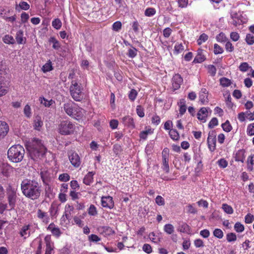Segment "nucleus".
Here are the masks:
<instances>
[{"label":"nucleus","mask_w":254,"mask_h":254,"mask_svg":"<svg viewBox=\"0 0 254 254\" xmlns=\"http://www.w3.org/2000/svg\"><path fill=\"white\" fill-rule=\"evenodd\" d=\"M21 189L23 195L32 200L38 199L42 191L39 183L33 180L23 181L21 184Z\"/></svg>","instance_id":"nucleus-1"},{"label":"nucleus","mask_w":254,"mask_h":254,"mask_svg":"<svg viewBox=\"0 0 254 254\" xmlns=\"http://www.w3.org/2000/svg\"><path fill=\"white\" fill-rule=\"evenodd\" d=\"M25 146L31 159L35 161L42 159L47 152V148L43 145L41 140L36 138L27 142Z\"/></svg>","instance_id":"nucleus-2"},{"label":"nucleus","mask_w":254,"mask_h":254,"mask_svg":"<svg viewBox=\"0 0 254 254\" xmlns=\"http://www.w3.org/2000/svg\"><path fill=\"white\" fill-rule=\"evenodd\" d=\"M63 108L67 115L76 120L81 119L85 113L83 109L71 101L64 103Z\"/></svg>","instance_id":"nucleus-3"},{"label":"nucleus","mask_w":254,"mask_h":254,"mask_svg":"<svg viewBox=\"0 0 254 254\" xmlns=\"http://www.w3.org/2000/svg\"><path fill=\"white\" fill-rule=\"evenodd\" d=\"M83 88L76 80H72L69 86V92L71 97L75 101H81L83 98Z\"/></svg>","instance_id":"nucleus-4"},{"label":"nucleus","mask_w":254,"mask_h":254,"mask_svg":"<svg viewBox=\"0 0 254 254\" xmlns=\"http://www.w3.org/2000/svg\"><path fill=\"white\" fill-rule=\"evenodd\" d=\"M75 129V125L68 120L62 121L58 125L59 132L64 135L72 134Z\"/></svg>","instance_id":"nucleus-5"},{"label":"nucleus","mask_w":254,"mask_h":254,"mask_svg":"<svg viewBox=\"0 0 254 254\" xmlns=\"http://www.w3.org/2000/svg\"><path fill=\"white\" fill-rule=\"evenodd\" d=\"M169 149L167 147L164 148L162 151V169L166 173H168L170 172V168L169 165V155H170Z\"/></svg>","instance_id":"nucleus-6"},{"label":"nucleus","mask_w":254,"mask_h":254,"mask_svg":"<svg viewBox=\"0 0 254 254\" xmlns=\"http://www.w3.org/2000/svg\"><path fill=\"white\" fill-rule=\"evenodd\" d=\"M68 159L71 165L74 168H78L81 164V161L78 154L73 150L68 152Z\"/></svg>","instance_id":"nucleus-7"},{"label":"nucleus","mask_w":254,"mask_h":254,"mask_svg":"<svg viewBox=\"0 0 254 254\" xmlns=\"http://www.w3.org/2000/svg\"><path fill=\"white\" fill-rule=\"evenodd\" d=\"M216 133L215 130H212L208 133L207 139L208 147L211 152H213L216 149Z\"/></svg>","instance_id":"nucleus-8"},{"label":"nucleus","mask_w":254,"mask_h":254,"mask_svg":"<svg viewBox=\"0 0 254 254\" xmlns=\"http://www.w3.org/2000/svg\"><path fill=\"white\" fill-rule=\"evenodd\" d=\"M101 205L102 207L112 209L114 208V201L111 196H102L101 199Z\"/></svg>","instance_id":"nucleus-9"},{"label":"nucleus","mask_w":254,"mask_h":254,"mask_svg":"<svg viewBox=\"0 0 254 254\" xmlns=\"http://www.w3.org/2000/svg\"><path fill=\"white\" fill-rule=\"evenodd\" d=\"M7 193L9 204L11 207V209H13L15 207L16 202V195L14 191V189L12 188L11 186H9L7 188Z\"/></svg>","instance_id":"nucleus-10"},{"label":"nucleus","mask_w":254,"mask_h":254,"mask_svg":"<svg viewBox=\"0 0 254 254\" xmlns=\"http://www.w3.org/2000/svg\"><path fill=\"white\" fill-rule=\"evenodd\" d=\"M208 91L204 88L201 89L199 94V101L201 105H205L208 103Z\"/></svg>","instance_id":"nucleus-11"},{"label":"nucleus","mask_w":254,"mask_h":254,"mask_svg":"<svg viewBox=\"0 0 254 254\" xmlns=\"http://www.w3.org/2000/svg\"><path fill=\"white\" fill-rule=\"evenodd\" d=\"M183 79L179 74H175L172 78V86L174 90H177L180 88L183 83Z\"/></svg>","instance_id":"nucleus-12"},{"label":"nucleus","mask_w":254,"mask_h":254,"mask_svg":"<svg viewBox=\"0 0 254 254\" xmlns=\"http://www.w3.org/2000/svg\"><path fill=\"white\" fill-rule=\"evenodd\" d=\"M122 121L124 125L127 127L132 129L135 127V123L133 119L130 116H126L122 119Z\"/></svg>","instance_id":"nucleus-13"},{"label":"nucleus","mask_w":254,"mask_h":254,"mask_svg":"<svg viewBox=\"0 0 254 254\" xmlns=\"http://www.w3.org/2000/svg\"><path fill=\"white\" fill-rule=\"evenodd\" d=\"M37 216L45 224H48L50 221V217L47 212L43 211L41 209H38Z\"/></svg>","instance_id":"nucleus-14"},{"label":"nucleus","mask_w":254,"mask_h":254,"mask_svg":"<svg viewBox=\"0 0 254 254\" xmlns=\"http://www.w3.org/2000/svg\"><path fill=\"white\" fill-rule=\"evenodd\" d=\"M9 130L8 124L3 121H0V139L3 138Z\"/></svg>","instance_id":"nucleus-15"},{"label":"nucleus","mask_w":254,"mask_h":254,"mask_svg":"<svg viewBox=\"0 0 254 254\" xmlns=\"http://www.w3.org/2000/svg\"><path fill=\"white\" fill-rule=\"evenodd\" d=\"M197 119L199 121L205 123L206 121V118L208 116V111L206 108L202 107L200 108L197 114Z\"/></svg>","instance_id":"nucleus-16"},{"label":"nucleus","mask_w":254,"mask_h":254,"mask_svg":"<svg viewBox=\"0 0 254 254\" xmlns=\"http://www.w3.org/2000/svg\"><path fill=\"white\" fill-rule=\"evenodd\" d=\"M204 52V50L201 49H199L197 50V54L193 61L194 63H201L206 60Z\"/></svg>","instance_id":"nucleus-17"},{"label":"nucleus","mask_w":254,"mask_h":254,"mask_svg":"<svg viewBox=\"0 0 254 254\" xmlns=\"http://www.w3.org/2000/svg\"><path fill=\"white\" fill-rule=\"evenodd\" d=\"M245 153L246 151L245 149H242L238 150L235 154V160L237 162L243 163L246 157Z\"/></svg>","instance_id":"nucleus-18"},{"label":"nucleus","mask_w":254,"mask_h":254,"mask_svg":"<svg viewBox=\"0 0 254 254\" xmlns=\"http://www.w3.org/2000/svg\"><path fill=\"white\" fill-rule=\"evenodd\" d=\"M7 157L9 160L13 162H16V145H12L7 151Z\"/></svg>","instance_id":"nucleus-19"},{"label":"nucleus","mask_w":254,"mask_h":254,"mask_svg":"<svg viewBox=\"0 0 254 254\" xmlns=\"http://www.w3.org/2000/svg\"><path fill=\"white\" fill-rule=\"evenodd\" d=\"M44 240L46 243L45 252L52 253V252L54 250V243L51 241V236L49 235L46 236L44 238Z\"/></svg>","instance_id":"nucleus-20"},{"label":"nucleus","mask_w":254,"mask_h":254,"mask_svg":"<svg viewBox=\"0 0 254 254\" xmlns=\"http://www.w3.org/2000/svg\"><path fill=\"white\" fill-rule=\"evenodd\" d=\"M19 234L24 239L29 237L30 235V225H26L23 226L20 230Z\"/></svg>","instance_id":"nucleus-21"},{"label":"nucleus","mask_w":254,"mask_h":254,"mask_svg":"<svg viewBox=\"0 0 254 254\" xmlns=\"http://www.w3.org/2000/svg\"><path fill=\"white\" fill-rule=\"evenodd\" d=\"M12 169V168L7 164L3 163L0 165V173L4 176H8Z\"/></svg>","instance_id":"nucleus-22"},{"label":"nucleus","mask_w":254,"mask_h":254,"mask_svg":"<svg viewBox=\"0 0 254 254\" xmlns=\"http://www.w3.org/2000/svg\"><path fill=\"white\" fill-rule=\"evenodd\" d=\"M95 173L93 172H89L84 177L83 182L87 186H90L93 182V176Z\"/></svg>","instance_id":"nucleus-23"},{"label":"nucleus","mask_w":254,"mask_h":254,"mask_svg":"<svg viewBox=\"0 0 254 254\" xmlns=\"http://www.w3.org/2000/svg\"><path fill=\"white\" fill-rule=\"evenodd\" d=\"M43 125V122L41 119V117L37 116L34 120L33 127L35 130L40 131Z\"/></svg>","instance_id":"nucleus-24"},{"label":"nucleus","mask_w":254,"mask_h":254,"mask_svg":"<svg viewBox=\"0 0 254 254\" xmlns=\"http://www.w3.org/2000/svg\"><path fill=\"white\" fill-rule=\"evenodd\" d=\"M147 128V127H145ZM153 130L150 127H147L145 130L141 131L139 135L140 139L146 140L149 134L153 133Z\"/></svg>","instance_id":"nucleus-25"},{"label":"nucleus","mask_w":254,"mask_h":254,"mask_svg":"<svg viewBox=\"0 0 254 254\" xmlns=\"http://www.w3.org/2000/svg\"><path fill=\"white\" fill-rule=\"evenodd\" d=\"M40 176L44 184L49 185L50 181L49 173L47 171H42L40 172Z\"/></svg>","instance_id":"nucleus-26"},{"label":"nucleus","mask_w":254,"mask_h":254,"mask_svg":"<svg viewBox=\"0 0 254 254\" xmlns=\"http://www.w3.org/2000/svg\"><path fill=\"white\" fill-rule=\"evenodd\" d=\"M185 50V47L182 43L177 42L174 46L173 53L175 55H178L182 53Z\"/></svg>","instance_id":"nucleus-27"},{"label":"nucleus","mask_w":254,"mask_h":254,"mask_svg":"<svg viewBox=\"0 0 254 254\" xmlns=\"http://www.w3.org/2000/svg\"><path fill=\"white\" fill-rule=\"evenodd\" d=\"M74 207L70 204H66L65 207V210L63 215L65 216L66 219L71 218V212L73 211Z\"/></svg>","instance_id":"nucleus-28"},{"label":"nucleus","mask_w":254,"mask_h":254,"mask_svg":"<svg viewBox=\"0 0 254 254\" xmlns=\"http://www.w3.org/2000/svg\"><path fill=\"white\" fill-rule=\"evenodd\" d=\"M18 152H17V162L21 161L23 158L24 154V150L23 147L18 144H17V150H18Z\"/></svg>","instance_id":"nucleus-29"},{"label":"nucleus","mask_w":254,"mask_h":254,"mask_svg":"<svg viewBox=\"0 0 254 254\" xmlns=\"http://www.w3.org/2000/svg\"><path fill=\"white\" fill-rule=\"evenodd\" d=\"M87 212L90 216H96L98 215V210L97 207L94 204H90L87 209Z\"/></svg>","instance_id":"nucleus-30"},{"label":"nucleus","mask_w":254,"mask_h":254,"mask_svg":"<svg viewBox=\"0 0 254 254\" xmlns=\"http://www.w3.org/2000/svg\"><path fill=\"white\" fill-rule=\"evenodd\" d=\"M131 48H130L128 50L127 53V55L130 58H134L137 55V50L133 47L132 45L129 44Z\"/></svg>","instance_id":"nucleus-31"},{"label":"nucleus","mask_w":254,"mask_h":254,"mask_svg":"<svg viewBox=\"0 0 254 254\" xmlns=\"http://www.w3.org/2000/svg\"><path fill=\"white\" fill-rule=\"evenodd\" d=\"M26 38L23 36V32L20 30L17 34V43L23 44L25 43Z\"/></svg>","instance_id":"nucleus-32"},{"label":"nucleus","mask_w":254,"mask_h":254,"mask_svg":"<svg viewBox=\"0 0 254 254\" xmlns=\"http://www.w3.org/2000/svg\"><path fill=\"white\" fill-rule=\"evenodd\" d=\"M170 137L173 140H178L180 138V134L178 131L175 129H171L169 131Z\"/></svg>","instance_id":"nucleus-33"},{"label":"nucleus","mask_w":254,"mask_h":254,"mask_svg":"<svg viewBox=\"0 0 254 254\" xmlns=\"http://www.w3.org/2000/svg\"><path fill=\"white\" fill-rule=\"evenodd\" d=\"M222 209L228 214H232L234 212V210L232 207L227 203L222 204Z\"/></svg>","instance_id":"nucleus-34"},{"label":"nucleus","mask_w":254,"mask_h":254,"mask_svg":"<svg viewBox=\"0 0 254 254\" xmlns=\"http://www.w3.org/2000/svg\"><path fill=\"white\" fill-rule=\"evenodd\" d=\"M50 43H52L53 48L55 50H59L61 47V44L54 37H51L49 40Z\"/></svg>","instance_id":"nucleus-35"},{"label":"nucleus","mask_w":254,"mask_h":254,"mask_svg":"<svg viewBox=\"0 0 254 254\" xmlns=\"http://www.w3.org/2000/svg\"><path fill=\"white\" fill-rule=\"evenodd\" d=\"M213 234L215 237H216L219 239H221L224 237L223 232L222 231V230L221 229H219V228L215 229L213 232Z\"/></svg>","instance_id":"nucleus-36"},{"label":"nucleus","mask_w":254,"mask_h":254,"mask_svg":"<svg viewBox=\"0 0 254 254\" xmlns=\"http://www.w3.org/2000/svg\"><path fill=\"white\" fill-rule=\"evenodd\" d=\"M208 39V36L205 33L201 34L198 39L197 40V43L198 45H201L203 43L205 42Z\"/></svg>","instance_id":"nucleus-37"},{"label":"nucleus","mask_w":254,"mask_h":254,"mask_svg":"<svg viewBox=\"0 0 254 254\" xmlns=\"http://www.w3.org/2000/svg\"><path fill=\"white\" fill-rule=\"evenodd\" d=\"M231 83V81L226 77H222L220 79V84L224 87L229 86Z\"/></svg>","instance_id":"nucleus-38"},{"label":"nucleus","mask_w":254,"mask_h":254,"mask_svg":"<svg viewBox=\"0 0 254 254\" xmlns=\"http://www.w3.org/2000/svg\"><path fill=\"white\" fill-rule=\"evenodd\" d=\"M156 11L154 8L148 7L144 11V15L147 17L153 16L156 14Z\"/></svg>","instance_id":"nucleus-39"},{"label":"nucleus","mask_w":254,"mask_h":254,"mask_svg":"<svg viewBox=\"0 0 254 254\" xmlns=\"http://www.w3.org/2000/svg\"><path fill=\"white\" fill-rule=\"evenodd\" d=\"M164 231L168 234H172L174 232V226L170 224H167L164 226Z\"/></svg>","instance_id":"nucleus-40"},{"label":"nucleus","mask_w":254,"mask_h":254,"mask_svg":"<svg viewBox=\"0 0 254 254\" xmlns=\"http://www.w3.org/2000/svg\"><path fill=\"white\" fill-rule=\"evenodd\" d=\"M226 240L229 243L235 242L237 240V236L234 233H228L226 235Z\"/></svg>","instance_id":"nucleus-41"},{"label":"nucleus","mask_w":254,"mask_h":254,"mask_svg":"<svg viewBox=\"0 0 254 254\" xmlns=\"http://www.w3.org/2000/svg\"><path fill=\"white\" fill-rule=\"evenodd\" d=\"M216 39L218 42L220 43L226 42L228 41V39L226 36L223 32H221L218 35H217L216 36Z\"/></svg>","instance_id":"nucleus-42"},{"label":"nucleus","mask_w":254,"mask_h":254,"mask_svg":"<svg viewBox=\"0 0 254 254\" xmlns=\"http://www.w3.org/2000/svg\"><path fill=\"white\" fill-rule=\"evenodd\" d=\"M221 127L223 129L227 132H230L232 129V127L228 120L222 124Z\"/></svg>","instance_id":"nucleus-43"},{"label":"nucleus","mask_w":254,"mask_h":254,"mask_svg":"<svg viewBox=\"0 0 254 254\" xmlns=\"http://www.w3.org/2000/svg\"><path fill=\"white\" fill-rule=\"evenodd\" d=\"M58 211V207L56 204H52L49 209V212L51 217H54L57 215Z\"/></svg>","instance_id":"nucleus-44"},{"label":"nucleus","mask_w":254,"mask_h":254,"mask_svg":"<svg viewBox=\"0 0 254 254\" xmlns=\"http://www.w3.org/2000/svg\"><path fill=\"white\" fill-rule=\"evenodd\" d=\"M52 26L57 30L60 29L62 25V23L59 18H56L53 20Z\"/></svg>","instance_id":"nucleus-45"},{"label":"nucleus","mask_w":254,"mask_h":254,"mask_svg":"<svg viewBox=\"0 0 254 254\" xmlns=\"http://www.w3.org/2000/svg\"><path fill=\"white\" fill-rule=\"evenodd\" d=\"M3 41L4 43L7 44H13L15 42L13 37L9 35H6L3 38Z\"/></svg>","instance_id":"nucleus-46"},{"label":"nucleus","mask_w":254,"mask_h":254,"mask_svg":"<svg viewBox=\"0 0 254 254\" xmlns=\"http://www.w3.org/2000/svg\"><path fill=\"white\" fill-rule=\"evenodd\" d=\"M53 68L52 65V63L50 61L46 63L43 65L42 69L44 72H47L53 70Z\"/></svg>","instance_id":"nucleus-47"},{"label":"nucleus","mask_w":254,"mask_h":254,"mask_svg":"<svg viewBox=\"0 0 254 254\" xmlns=\"http://www.w3.org/2000/svg\"><path fill=\"white\" fill-rule=\"evenodd\" d=\"M234 230L238 233H241L244 231V226L240 222H236L234 226Z\"/></svg>","instance_id":"nucleus-48"},{"label":"nucleus","mask_w":254,"mask_h":254,"mask_svg":"<svg viewBox=\"0 0 254 254\" xmlns=\"http://www.w3.org/2000/svg\"><path fill=\"white\" fill-rule=\"evenodd\" d=\"M41 104H43L46 107H50L53 104L55 103V101L52 99L48 100L44 97L43 98H41Z\"/></svg>","instance_id":"nucleus-49"},{"label":"nucleus","mask_w":254,"mask_h":254,"mask_svg":"<svg viewBox=\"0 0 254 254\" xmlns=\"http://www.w3.org/2000/svg\"><path fill=\"white\" fill-rule=\"evenodd\" d=\"M217 163L219 167L221 168H225L228 166V162L224 158H221L218 160L217 162Z\"/></svg>","instance_id":"nucleus-50"},{"label":"nucleus","mask_w":254,"mask_h":254,"mask_svg":"<svg viewBox=\"0 0 254 254\" xmlns=\"http://www.w3.org/2000/svg\"><path fill=\"white\" fill-rule=\"evenodd\" d=\"M224 52L223 49L217 44H214L213 53L215 55L221 54Z\"/></svg>","instance_id":"nucleus-51"},{"label":"nucleus","mask_w":254,"mask_h":254,"mask_svg":"<svg viewBox=\"0 0 254 254\" xmlns=\"http://www.w3.org/2000/svg\"><path fill=\"white\" fill-rule=\"evenodd\" d=\"M137 95V92L136 90L131 89L128 94V98L131 101H134Z\"/></svg>","instance_id":"nucleus-52"},{"label":"nucleus","mask_w":254,"mask_h":254,"mask_svg":"<svg viewBox=\"0 0 254 254\" xmlns=\"http://www.w3.org/2000/svg\"><path fill=\"white\" fill-rule=\"evenodd\" d=\"M245 40L249 45H252L254 44V36L251 34H247Z\"/></svg>","instance_id":"nucleus-53"},{"label":"nucleus","mask_w":254,"mask_h":254,"mask_svg":"<svg viewBox=\"0 0 254 254\" xmlns=\"http://www.w3.org/2000/svg\"><path fill=\"white\" fill-rule=\"evenodd\" d=\"M225 48L226 51L227 52H232L234 50V46L232 45V43L229 41H227L226 42Z\"/></svg>","instance_id":"nucleus-54"},{"label":"nucleus","mask_w":254,"mask_h":254,"mask_svg":"<svg viewBox=\"0 0 254 254\" xmlns=\"http://www.w3.org/2000/svg\"><path fill=\"white\" fill-rule=\"evenodd\" d=\"M186 208L189 213L194 214L197 212L196 208L193 206V204H189L186 206Z\"/></svg>","instance_id":"nucleus-55"},{"label":"nucleus","mask_w":254,"mask_h":254,"mask_svg":"<svg viewBox=\"0 0 254 254\" xmlns=\"http://www.w3.org/2000/svg\"><path fill=\"white\" fill-rule=\"evenodd\" d=\"M248 168L250 170H253V166L254 165V155L250 156L248 158L247 160Z\"/></svg>","instance_id":"nucleus-56"},{"label":"nucleus","mask_w":254,"mask_h":254,"mask_svg":"<svg viewBox=\"0 0 254 254\" xmlns=\"http://www.w3.org/2000/svg\"><path fill=\"white\" fill-rule=\"evenodd\" d=\"M122 26V24L121 22L120 21H117L114 22L112 25V29L114 31L118 32L121 29Z\"/></svg>","instance_id":"nucleus-57"},{"label":"nucleus","mask_w":254,"mask_h":254,"mask_svg":"<svg viewBox=\"0 0 254 254\" xmlns=\"http://www.w3.org/2000/svg\"><path fill=\"white\" fill-rule=\"evenodd\" d=\"M247 134L250 136L254 135V123L248 125L247 129Z\"/></svg>","instance_id":"nucleus-58"},{"label":"nucleus","mask_w":254,"mask_h":254,"mask_svg":"<svg viewBox=\"0 0 254 254\" xmlns=\"http://www.w3.org/2000/svg\"><path fill=\"white\" fill-rule=\"evenodd\" d=\"M24 114L27 118H30L31 116V109L29 105H26L24 108Z\"/></svg>","instance_id":"nucleus-59"},{"label":"nucleus","mask_w":254,"mask_h":254,"mask_svg":"<svg viewBox=\"0 0 254 254\" xmlns=\"http://www.w3.org/2000/svg\"><path fill=\"white\" fill-rule=\"evenodd\" d=\"M142 250L146 253L150 254L152 252V248L150 245L145 244L142 247Z\"/></svg>","instance_id":"nucleus-60"},{"label":"nucleus","mask_w":254,"mask_h":254,"mask_svg":"<svg viewBox=\"0 0 254 254\" xmlns=\"http://www.w3.org/2000/svg\"><path fill=\"white\" fill-rule=\"evenodd\" d=\"M161 122V119L159 116L156 114L154 115L151 118V123L152 124L157 126Z\"/></svg>","instance_id":"nucleus-61"},{"label":"nucleus","mask_w":254,"mask_h":254,"mask_svg":"<svg viewBox=\"0 0 254 254\" xmlns=\"http://www.w3.org/2000/svg\"><path fill=\"white\" fill-rule=\"evenodd\" d=\"M59 179L62 182H67L69 180L70 176L67 173H63L59 175Z\"/></svg>","instance_id":"nucleus-62"},{"label":"nucleus","mask_w":254,"mask_h":254,"mask_svg":"<svg viewBox=\"0 0 254 254\" xmlns=\"http://www.w3.org/2000/svg\"><path fill=\"white\" fill-rule=\"evenodd\" d=\"M136 110V113L139 117L142 118L144 116V109L141 105L137 106Z\"/></svg>","instance_id":"nucleus-63"},{"label":"nucleus","mask_w":254,"mask_h":254,"mask_svg":"<svg viewBox=\"0 0 254 254\" xmlns=\"http://www.w3.org/2000/svg\"><path fill=\"white\" fill-rule=\"evenodd\" d=\"M254 220V216L250 213L247 214L245 217V222L246 223L250 224Z\"/></svg>","instance_id":"nucleus-64"}]
</instances>
